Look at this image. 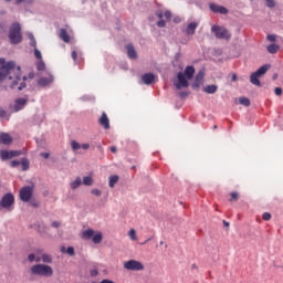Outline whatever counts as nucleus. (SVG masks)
<instances>
[{"label": "nucleus", "instance_id": "6ab92c4d", "mask_svg": "<svg viewBox=\"0 0 283 283\" xmlns=\"http://www.w3.org/2000/svg\"><path fill=\"white\" fill-rule=\"evenodd\" d=\"M29 262H41V250H36L35 253L28 255Z\"/></svg>", "mask_w": 283, "mask_h": 283}, {"label": "nucleus", "instance_id": "ea45409f", "mask_svg": "<svg viewBox=\"0 0 283 283\" xmlns=\"http://www.w3.org/2000/svg\"><path fill=\"white\" fill-rule=\"evenodd\" d=\"M91 193L93 195V196H96V198H101V196H103V192L101 191V190H98V189H92L91 190Z\"/></svg>", "mask_w": 283, "mask_h": 283}, {"label": "nucleus", "instance_id": "2eb2a0df", "mask_svg": "<svg viewBox=\"0 0 283 283\" xmlns=\"http://www.w3.org/2000/svg\"><path fill=\"white\" fill-rule=\"evenodd\" d=\"M52 83H54V76L52 74H49L48 77H40L38 81L40 87H48V85H52Z\"/></svg>", "mask_w": 283, "mask_h": 283}, {"label": "nucleus", "instance_id": "a878e982", "mask_svg": "<svg viewBox=\"0 0 283 283\" xmlns=\"http://www.w3.org/2000/svg\"><path fill=\"white\" fill-rule=\"evenodd\" d=\"M119 177L117 175H113L109 177L108 180V187H111V189H114V187H116V185L118 184Z\"/></svg>", "mask_w": 283, "mask_h": 283}, {"label": "nucleus", "instance_id": "9d476101", "mask_svg": "<svg viewBox=\"0 0 283 283\" xmlns=\"http://www.w3.org/2000/svg\"><path fill=\"white\" fill-rule=\"evenodd\" d=\"M17 156H21V150H0L1 160H12Z\"/></svg>", "mask_w": 283, "mask_h": 283}, {"label": "nucleus", "instance_id": "39448f33", "mask_svg": "<svg viewBox=\"0 0 283 283\" xmlns=\"http://www.w3.org/2000/svg\"><path fill=\"white\" fill-rule=\"evenodd\" d=\"M211 32H213L216 39H224L226 41L231 40V32H229L224 27L212 25Z\"/></svg>", "mask_w": 283, "mask_h": 283}, {"label": "nucleus", "instance_id": "e433bc0d", "mask_svg": "<svg viewBox=\"0 0 283 283\" xmlns=\"http://www.w3.org/2000/svg\"><path fill=\"white\" fill-rule=\"evenodd\" d=\"M71 148L73 149V151H78V149H81V145L78 144V142L73 140L71 142Z\"/></svg>", "mask_w": 283, "mask_h": 283}, {"label": "nucleus", "instance_id": "58836bf2", "mask_svg": "<svg viewBox=\"0 0 283 283\" xmlns=\"http://www.w3.org/2000/svg\"><path fill=\"white\" fill-rule=\"evenodd\" d=\"M34 56L38 59V61L43 60V55L41 54V51H39L38 48L34 49Z\"/></svg>", "mask_w": 283, "mask_h": 283}, {"label": "nucleus", "instance_id": "680f3d73", "mask_svg": "<svg viewBox=\"0 0 283 283\" xmlns=\"http://www.w3.org/2000/svg\"><path fill=\"white\" fill-rule=\"evenodd\" d=\"M224 227H229V222L223 220Z\"/></svg>", "mask_w": 283, "mask_h": 283}, {"label": "nucleus", "instance_id": "f03ea898", "mask_svg": "<svg viewBox=\"0 0 283 283\" xmlns=\"http://www.w3.org/2000/svg\"><path fill=\"white\" fill-rule=\"evenodd\" d=\"M30 274L40 277H52V275H54V270L48 264H35L30 268Z\"/></svg>", "mask_w": 283, "mask_h": 283}, {"label": "nucleus", "instance_id": "72a5a7b5", "mask_svg": "<svg viewBox=\"0 0 283 283\" xmlns=\"http://www.w3.org/2000/svg\"><path fill=\"white\" fill-rule=\"evenodd\" d=\"M35 65H36L38 72L45 71V62H43V60H39Z\"/></svg>", "mask_w": 283, "mask_h": 283}, {"label": "nucleus", "instance_id": "de8ad7c7", "mask_svg": "<svg viewBox=\"0 0 283 283\" xmlns=\"http://www.w3.org/2000/svg\"><path fill=\"white\" fill-rule=\"evenodd\" d=\"M230 202H233V200H238V192H231Z\"/></svg>", "mask_w": 283, "mask_h": 283}, {"label": "nucleus", "instance_id": "4c0bfd02", "mask_svg": "<svg viewBox=\"0 0 283 283\" xmlns=\"http://www.w3.org/2000/svg\"><path fill=\"white\" fill-rule=\"evenodd\" d=\"M128 235H129L130 240H138V237L136 235V230H134V229L129 230Z\"/></svg>", "mask_w": 283, "mask_h": 283}, {"label": "nucleus", "instance_id": "bf43d9fd", "mask_svg": "<svg viewBox=\"0 0 283 283\" xmlns=\"http://www.w3.org/2000/svg\"><path fill=\"white\" fill-rule=\"evenodd\" d=\"M30 206H31V207H39V203H38V202H34V201H31V202H30Z\"/></svg>", "mask_w": 283, "mask_h": 283}, {"label": "nucleus", "instance_id": "0e129e2a", "mask_svg": "<svg viewBox=\"0 0 283 283\" xmlns=\"http://www.w3.org/2000/svg\"><path fill=\"white\" fill-rule=\"evenodd\" d=\"M175 23H180V19H175Z\"/></svg>", "mask_w": 283, "mask_h": 283}, {"label": "nucleus", "instance_id": "5fc2aeb1", "mask_svg": "<svg viewBox=\"0 0 283 283\" xmlns=\"http://www.w3.org/2000/svg\"><path fill=\"white\" fill-rule=\"evenodd\" d=\"M81 149H84V150L90 149V144H82Z\"/></svg>", "mask_w": 283, "mask_h": 283}, {"label": "nucleus", "instance_id": "423d86ee", "mask_svg": "<svg viewBox=\"0 0 283 283\" xmlns=\"http://www.w3.org/2000/svg\"><path fill=\"white\" fill-rule=\"evenodd\" d=\"M34 193V188L32 186H24L20 190V200L22 202H30Z\"/></svg>", "mask_w": 283, "mask_h": 283}, {"label": "nucleus", "instance_id": "2f4dec72", "mask_svg": "<svg viewBox=\"0 0 283 283\" xmlns=\"http://www.w3.org/2000/svg\"><path fill=\"white\" fill-rule=\"evenodd\" d=\"M20 165L22 167V171H28V169H30V160H28V158H22Z\"/></svg>", "mask_w": 283, "mask_h": 283}, {"label": "nucleus", "instance_id": "0eeeda50", "mask_svg": "<svg viewBox=\"0 0 283 283\" xmlns=\"http://www.w3.org/2000/svg\"><path fill=\"white\" fill-rule=\"evenodd\" d=\"M124 269L126 271H145V265L137 260H129L124 262Z\"/></svg>", "mask_w": 283, "mask_h": 283}, {"label": "nucleus", "instance_id": "20e7f679", "mask_svg": "<svg viewBox=\"0 0 283 283\" xmlns=\"http://www.w3.org/2000/svg\"><path fill=\"white\" fill-rule=\"evenodd\" d=\"M269 67H271V65L269 64L262 65L258 71L250 75V82L252 83V85H256V87L262 86V83L260 82V76H264V73L269 72Z\"/></svg>", "mask_w": 283, "mask_h": 283}, {"label": "nucleus", "instance_id": "09e8293b", "mask_svg": "<svg viewBox=\"0 0 283 283\" xmlns=\"http://www.w3.org/2000/svg\"><path fill=\"white\" fill-rule=\"evenodd\" d=\"M10 165H11V167H19L21 165V161L12 160Z\"/></svg>", "mask_w": 283, "mask_h": 283}, {"label": "nucleus", "instance_id": "c9c22d12", "mask_svg": "<svg viewBox=\"0 0 283 283\" xmlns=\"http://www.w3.org/2000/svg\"><path fill=\"white\" fill-rule=\"evenodd\" d=\"M28 36H29V39H30V45H31V48L36 49V39H34V34L29 33Z\"/></svg>", "mask_w": 283, "mask_h": 283}, {"label": "nucleus", "instance_id": "774afa93", "mask_svg": "<svg viewBox=\"0 0 283 283\" xmlns=\"http://www.w3.org/2000/svg\"><path fill=\"white\" fill-rule=\"evenodd\" d=\"M232 80L235 81V75H233Z\"/></svg>", "mask_w": 283, "mask_h": 283}, {"label": "nucleus", "instance_id": "8fccbe9b", "mask_svg": "<svg viewBox=\"0 0 283 283\" xmlns=\"http://www.w3.org/2000/svg\"><path fill=\"white\" fill-rule=\"evenodd\" d=\"M274 94H275L276 96H282V88H281V87H276V88L274 90Z\"/></svg>", "mask_w": 283, "mask_h": 283}, {"label": "nucleus", "instance_id": "6e6d98bb", "mask_svg": "<svg viewBox=\"0 0 283 283\" xmlns=\"http://www.w3.org/2000/svg\"><path fill=\"white\" fill-rule=\"evenodd\" d=\"M73 61H76V56H77V53L76 51H73L72 54H71Z\"/></svg>", "mask_w": 283, "mask_h": 283}, {"label": "nucleus", "instance_id": "f8f14e48", "mask_svg": "<svg viewBox=\"0 0 283 283\" xmlns=\"http://www.w3.org/2000/svg\"><path fill=\"white\" fill-rule=\"evenodd\" d=\"M209 8L211 10V12H214L216 14H229V9L219 4H216L213 2H211L209 4Z\"/></svg>", "mask_w": 283, "mask_h": 283}, {"label": "nucleus", "instance_id": "c756f323", "mask_svg": "<svg viewBox=\"0 0 283 283\" xmlns=\"http://www.w3.org/2000/svg\"><path fill=\"white\" fill-rule=\"evenodd\" d=\"M266 50L270 54H277V52L280 51V45L270 44V45H268Z\"/></svg>", "mask_w": 283, "mask_h": 283}, {"label": "nucleus", "instance_id": "13d9d810", "mask_svg": "<svg viewBox=\"0 0 283 283\" xmlns=\"http://www.w3.org/2000/svg\"><path fill=\"white\" fill-rule=\"evenodd\" d=\"M111 151H112L113 154H116V151H117L116 146H112V147H111Z\"/></svg>", "mask_w": 283, "mask_h": 283}, {"label": "nucleus", "instance_id": "1a4fd4ad", "mask_svg": "<svg viewBox=\"0 0 283 283\" xmlns=\"http://www.w3.org/2000/svg\"><path fill=\"white\" fill-rule=\"evenodd\" d=\"M13 205H14L13 193L4 195L0 200V207H2V209H10Z\"/></svg>", "mask_w": 283, "mask_h": 283}, {"label": "nucleus", "instance_id": "37998d69", "mask_svg": "<svg viewBox=\"0 0 283 283\" xmlns=\"http://www.w3.org/2000/svg\"><path fill=\"white\" fill-rule=\"evenodd\" d=\"M98 276V268H94L91 270V277H96Z\"/></svg>", "mask_w": 283, "mask_h": 283}, {"label": "nucleus", "instance_id": "4468645a", "mask_svg": "<svg viewBox=\"0 0 283 283\" xmlns=\"http://www.w3.org/2000/svg\"><path fill=\"white\" fill-rule=\"evenodd\" d=\"M198 22H189L184 29L185 34H187V36H193V34H196V30H198Z\"/></svg>", "mask_w": 283, "mask_h": 283}, {"label": "nucleus", "instance_id": "a211bd4d", "mask_svg": "<svg viewBox=\"0 0 283 283\" xmlns=\"http://www.w3.org/2000/svg\"><path fill=\"white\" fill-rule=\"evenodd\" d=\"M195 74H196V69L193 66H187L184 71V76H186L188 81H191Z\"/></svg>", "mask_w": 283, "mask_h": 283}, {"label": "nucleus", "instance_id": "f704fd0d", "mask_svg": "<svg viewBox=\"0 0 283 283\" xmlns=\"http://www.w3.org/2000/svg\"><path fill=\"white\" fill-rule=\"evenodd\" d=\"M239 103L240 105H244V107H249V105H251V99L248 97H240Z\"/></svg>", "mask_w": 283, "mask_h": 283}, {"label": "nucleus", "instance_id": "a19ab883", "mask_svg": "<svg viewBox=\"0 0 283 283\" xmlns=\"http://www.w3.org/2000/svg\"><path fill=\"white\" fill-rule=\"evenodd\" d=\"M266 39L271 43H275L277 41V35H275V34H268Z\"/></svg>", "mask_w": 283, "mask_h": 283}, {"label": "nucleus", "instance_id": "bb28decb", "mask_svg": "<svg viewBox=\"0 0 283 283\" xmlns=\"http://www.w3.org/2000/svg\"><path fill=\"white\" fill-rule=\"evenodd\" d=\"M203 92H206V94H216V92H218V85H208L203 88Z\"/></svg>", "mask_w": 283, "mask_h": 283}, {"label": "nucleus", "instance_id": "dca6fc26", "mask_svg": "<svg viewBox=\"0 0 283 283\" xmlns=\"http://www.w3.org/2000/svg\"><path fill=\"white\" fill-rule=\"evenodd\" d=\"M142 81L145 85H151L156 81V75L154 73H146L142 76Z\"/></svg>", "mask_w": 283, "mask_h": 283}, {"label": "nucleus", "instance_id": "4d7b16f0", "mask_svg": "<svg viewBox=\"0 0 283 283\" xmlns=\"http://www.w3.org/2000/svg\"><path fill=\"white\" fill-rule=\"evenodd\" d=\"M186 96H189V93H187V92H181V93H180V97H181V98H185Z\"/></svg>", "mask_w": 283, "mask_h": 283}, {"label": "nucleus", "instance_id": "052dcab7", "mask_svg": "<svg viewBox=\"0 0 283 283\" xmlns=\"http://www.w3.org/2000/svg\"><path fill=\"white\" fill-rule=\"evenodd\" d=\"M29 78H34V72L29 73Z\"/></svg>", "mask_w": 283, "mask_h": 283}, {"label": "nucleus", "instance_id": "e2e57ef3", "mask_svg": "<svg viewBox=\"0 0 283 283\" xmlns=\"http://www.w3.org/2000/svg\"><path fill=\"white\" fill-rule=\"evenodd\" d=\"M0 32H3V24L0 22Z\"/></svg>", "mask_w": 283, "mask_h": 283}, {"label": "nucleus", "instance_id": "79ce46f5", "mask_svg": "<svg viewBox=\"0 0 283 283\" xmlns=\"http://www.w3.org/2000/svg\"><path fill=\"white\" fill-rule=\"evenodd\" d=\"M266 1V7L268 8H275L276 2L275 0H265Z\"/></svg>", "mask_w": 283, "mask_h": 283}, {"label": "nucleus", "instance_id": "7ed1b4c3", "mask_svg": "<svg viewBox=\"0 0 283 283\" xmlns=\"http://www.w3.org/2000/svg\"><path fill=\"white\" fill-rule=\"evenodd\" d=\"M9 39L13 45H18L23 41V36L21 35V24L19 22H14L9 30Z\"/></svg>", "mask_w": 283, "mask_h": 283}, {"label": "nucleus", "instance_id": "ddd939ff", "mask_svg": "<svg viewBox=\"0 0 283 283\" xmlns=\"http://www.w3.org/2000/svg\"><path fill=\"white\" fill-rule=\"evenodd\" d=\"M28 105V98L20 97L14 101L13 112H21Z\"/></svg>", "mask_w": 283, "mask_h": 283}, {"label": "nucleus", "instance_id": "6e6552de", "mask_svg": "<svg viewBox=\"0 0 283 283\" xmlns=\"http://www.w3.org/2000/svg\"><path fill=\"white\" fill-rule=\"evenodd\" d=\"M156 17L159 18V21L157 22V27L165 28V25H167V23L165 22V20H163V17H165L166 21H171V11H165V13H164L163 10H158L156 12Z\"/></svg>", "mask_w": 283, "mask_h": 283}, {"label": "nucleus", "instance_id": "aec40b11", "mask_svg": "<svg viewBox=\"0 0 283 283\" xmlns=\"http://www.w3.org/2000/svg\"><path fill=\"white\" fill-rule=\"evenodd\" d=\"M0 143L2 145H10L12 143V136H10L8 133H2L0 135Z\"/></svg>", "mask_w": 283, "mask_h": 283}, {"label": "nucleus", "instance_id": "c85d7f7f", "mask_svg": "<svg viewBox=\"0 0 283 283\" xmlns=\"http://www.w3.org/2000/svg\"><path fill=\"white\" fill-rule=\"evenodd\" d=\"M94 237V230L92 229H87L82 233V238L84 240H92V238Z\"/></svg>", "mask_w": 283, "mask_h": 283}, {"label": "nucleus", "instance_id": "9b49d317", "mask_svg": "<svg viewBox=\"0 0 283 283\" xmlns=\"http://www.w3.org/2000/svg\"><path fill=\"white\" fill-rule=\"evenodd\" d=\"M177 78H178V82L175 83V87L177 90H182V87H187L189 85V80L187 78V76L185 75V73L182 72H179L177 74Z\"/></svg>", "mask_w": 283, "mask_h": 283}, {"label": "nucleus", "instance_id": "f3484780", "mask_svg": "<svg viewBox=\"0 0 283 283\" xmlns=\"http://www.w3.org/2000/svg\"><path fill=\"white\" fill-rule=\"evenodd\" d=\"M98 123L102 127H104V129H109V117H107L106 113H102Z\"/></svg>", "mask_w": 283, "mask_h": 283}, {"label": "nucleus", "instance_id": "3c124183", "mask_svg": "<svg viewBox=\"0 0 283 283\" xmlns=\"http://www.w3.org/2000/svg\"><path fill=\"white\" fill-rule=\"evenodd\" d=\"M6 116H8V113L3 108H0V118H6Z\"/></svg>", "mask_w": 283, "mask_h": 283}, {"label": "nucleus", "instance_id": "338daca9", "mask_svg": "<svg viewBox=\"0 0 283 283\" xmlns=\"http://www.w3.org/2000/svg\"><path fill=\"white\" fill-rule=\"evenodd\" d=\"M159 244H165V242H164V241H160Z\"/></svg>", "mask_w": 283, "mask_h": 283}, {"label": "nucleus", "instance_id": "473e14b6", "mask_svg": "<svg viewBox=\"0 0 283 283\" xmlns=\"http://www.w3.org/2000/svg\"><path fill=\"white\" fill-rule=\"evenodd\" d=\"M83 185L92 187V185H94V179L91 176L83 177Z\"/></svg>", "mask_w": 283, "mask_h": 283}, {"label": "nucleus", "instance_id": "864d4df0", "mask_svg": "<svg viewBox=\"0 0 283 283\" xmlns=\"http://www.w3.org/2000/svg\"><path fill=\"white\" fill-rule=\"evenodd\" d=\"M52 227H53L54 229H59V228L61 227V223H59L57 221H53V222H52Z\"/></svg>", "mask_w": 283, "mask_h": 283}, {"label": "nucleus", "instance_id": "c03bdc74", "mask_svg": "<svg viewBox=\"0 0 283 283\" xmlns=\"http://www.w3.org/2000/svg\"><path fill=\"white\" fill-rule=\"evenodd\" d=\"M263 220H265L266 222H269V220H271V213L269 212H264L262 216Z\"/></svg>", "mask_w": 283, "mask_h": 283}, {"label": "nucleus", "instance_id": "412c9836", "mask_svg": "<svg viewBox=\"0 0 283 283\" xmlns=\"http://www.w3.org/2000/svg\"><path fill=\"white\" fill-rule=\"evenodd\" d=\"M205 78V73L202 71H200L196 77H195V83H193V87H199L200 84L202 83V80Z\"/></svg>", "mask_w": 283, "mask_h": 283}, {"label": "nucleus", "instance_id": "393cba45", "mask_svg": "<svg viewBox=\"0 0 283 283\" xmlns=\"http://www.w3.org/2000/svg\"><path fill=\"white\" fill-rule=\"evenodd\" d=\"M60 39L64 41V43H70V34L67 33V30L61 29Z\"/></svg>", "mask_w": 283, "mask_h": 283}, {"label": "nucleus", "instance_id": "b1692460", "mask_svg": "<svg viewBox=\"0 0 283 283\" xmlns=\"http://www.w3.org/2000/svg\"><path fill=\"white\" fill-rule=\"evenodd\" d=\"M35 228H36V231L40 232L41 234L48 233V226H45V223L43 222L35 223Z\"/></svg>", "mask_w": 283, "mask_h": 283}, {"label": "nucleus", "instance_id": "a18cd8bd", "mask_svg": "<svg viewBox=\"0 0 283 283\" xmlns=\"http://www.w3.org/2000/svg\"><path fill=\"white\" fill-rule=\"evenodd\" d=\"M66 253L69 254V255H74V253H75V251H74V248L73 247H69L67 249H66Z\"/></svg>", "mask_w": 283, "mask_h": 283}, {"label": "nucleus", "instance_id": "f257e3e1", "mask_svg": "<svg viewBox=\"0 0 283 283\" xmlns=\"http://www.w3.org/2000/svg\"><path fill=\"white\" fill-rule=\"evenodd\" d=\"M6 78L11 81L10 87L11 90H25L28 81L27 76L21 75V66H17L15 61L6 62L3 57H0V83H3Z\"/></svg>", "mask_w": 283, "mask_h": 283}, {"label": "nucleus", "instance_id": "49530a36", "mask_svg": "<svg viewBox=\"0 0 283 283\" xmlns=\"http://www.w3.org/2000/svg\"><path fill=\"white\" fill-rule=\"evenodd\" d=\"M33 0H15V6H19V3H32Z\"/></svg>", "mask_w": 283, "mask_h": 283}, {"label": "nucleus", "instance_id": "5701e85b", "mask_svg": "<svg viewBox=\"0 0 283 283\" xmlns=\"http://www.w3.org/2000/svg\"><path fill=\"white\" fill-rule=\"evenodd\" d=\"M126 50H127V54H128V56H129L130 59H136V57L138 56L137 53H136V49H134V45L128 44V45L126 46Z\"/></svg>", "mask_w": 283, "mask_h": 283}, {"label": "nucleus", "instance_id": "603ef678", "mask_svg": "<svg viewBox=\"0 0 283 283\" xmlns=\"http://www.w3.org/2000/svg\"><path fill=\"white\" fill-rule=\"evenodd\" d=\"M40 156L44 158V160H48V158H50V153H41Z\"/></svg>", "mask_w": 283, "mask_h": 283}, {"label": "nucleus", "instance_id": "4be33fe9", "mask_svg": "<svg viewBox=\"0 0 283 283\" xmlns=\"http://www.w3.org/2000/svg\"><path fill=\"white\" fill-rule=\"evenodd\" d=\"M81 185H83V179H81V177H76L75 180L70 184V187L74 191L78 189Z\"/></svg>", "mask_w": 283, "mask_h": 283}, {"label": "nucleus", "instance_id": "7c9ffc66", "mask_svg": "<svg viewBox=\"0 0 283 283\" xmlns=\"http://www.w3.org/2000/svg\"><path fill=\"white\" fill-rule=\"evenodd\" d=\"M92 240L94 244H101V242H103V233L98 232L96 234H93Z\"/></svg>", "mask_w": 283, "mask_h": 283}, {"label": "nucleus", "instance_id": "69168bd1", "mask_svg": "<svg viewBox=\"0 0 283 283\" xmlns=\"http://www.w3.org/2000/svg\"><path fill=\"white\" fill-rule=\"evenodd\" d=\"M213 129H218V126H217V125H214V126H213Z\"/></svg>", "mask_w": 283, "mask_h": 283}, {"label": "nucleus", "instance_id": "cd10ccee", "mask_svg": "<svg viewBox=\"0 0 283 283\" xmlns=\"http://www.w3.org/2000/svg\"><path fill=\"white\" fill-rule=\"evenodd\" d=\"M41 261H43L45 264H52V256L50 254L43 253V250H41Z\"/></svg>", "mask_w": 283, "mask_h": 283}]
</instances>
